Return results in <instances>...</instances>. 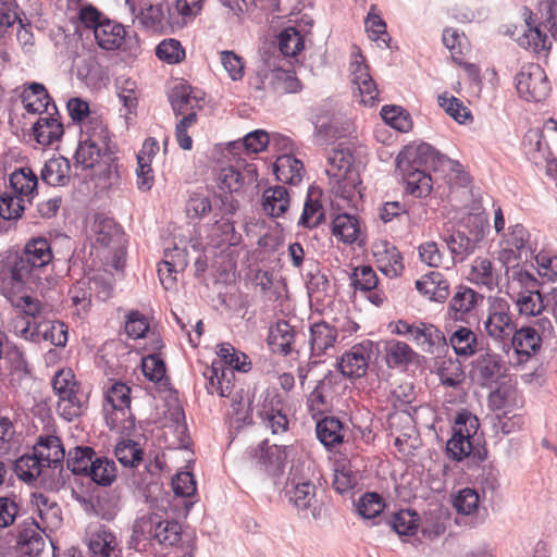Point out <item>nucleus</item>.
<instances>
[{
    "label": "nucleus",
    "mask_w": 557,
    "mask_h": 557,
    "mask_svg": "<svg viewBox=\"0 0 557 557\" xmlns=\"http://www.w3.org/2000/svg\"><path fill=\"white\" fill-rule=\"evenodd\" d=\"M52 259L53 253L47 238L30 239L11 268V281L18 289L42 290L46 286L42 275Z\"/></svg>",
    "instance_id": "1"
},
{
    "label": "nucleus",
    "mask_w": 557,
    "mask_h": 557,
    "mask_svg": "<svg viewBox=\"0 0 557 557\" xmlns=\"http://www.w3.org/2000/svg\"><path fill=\"white\" fill-rule=\"evenodd\" d=\"M218 356L219 359L203 371L206 388L211 395L228 397L234 387V371L247 372L250 363L247 362L248 357L244 352L236 351L228 343L219 346Z\"/></svg>",
    "instance_id": "2"
},
{
    "label": "nucleus",
    "mask_w": 557,
    "mask_h": 557,
    "mask_svg": "<svg viewBox=\"0 0 557 557\" xmlns=\"http://www.w3.org/2000/svg\"><path fill=\"white\" fill-rule=\"evenodd\" d=\"M57 396V411L67 422L82 417L88 409L89 392L76 380L74 372L64 368L55 372L51 380Z\"/></svg>",
    "instance_id": "3"
},
{
    "label": "nucleus",
    "mask_w": 557,
    "mask_h": 557,
    "mask_svg": "<svg viewBox=\"0 0 557 557\" xmlns=\"http://www.w3.org/2000/svg\"><path fill=\"white\" fill-rule=\"evenodd\" d=\"M393 334L407 336L421 351L441 357L448 351L447 338L436 325L424 321L397 320L388 325Z\"/></svg>",
    "instance_id": "4"
},
{
    "label": "nucleus",
    "mask_w": 557,
    "mask_h": 557,
    "mask_svg": "<svg viewBox=\"0 0 557 557\" xmlns=\"http://www.w3.org/2000/svg\"><path fill=\"white\" fill-rule=\"evenodd\" d=\"M133 539L166 549L181 541V525L173 520H162L156 513L144 515L134 522Z\"/></svg>",
    "instance_id": "5"
},
{
    "label": "nucleus",
    "mask_w": 557,
    "mask_h": 557,
    "mask_svg": "<svg viewBox=\"0 0 557 557\" xmlns=\"http://www.w3.org/2000/svg\"><path fill=\"white\" fill-rule=\"evenodd\" d=\"M536 248L532 246L531 235L522 224H515L503 233L499 243L498 259L504 265L513 262H529L533 259Z\"/></svg>",
    "instance_id": "6"
},
{
    "label": "nucleus",
    "mask_w": 557,
    "mask_h": 557,
    "mask_svg": "<svg viewBox=\"0 0 557 557\" xmlns=\"http://www.w3.org/2000/svg\"><path fill=\"white\" fill-rule=\"evenodd\" d=\"M483 299L482 294L467 285L456 286L445 312L446 327L450 323L470 324L471 320L475 319L476 308Z\"/></svg>",
    "instance_id": "7"
},
{
    "label": "nucleus",
    "mask_w": 557,
    "mask_h": 557,
    "mask_svg": "<svg viewBox=\"0 0 557 557\" xmlns=\"http://www.w3.org/2000/svg\"><path fill=\"white\" fill-rule=\"evenodd\" d=\"M478 418L469 412L457 416L453 426V435L446 443V453L455 461H461L472 451L471 437L476 434Z\"/></svg>",
    "instance_id": "8"
},
{
    "label": "nucleus",
    "mask_w": 557,
    "mask_h": 557,
    "mask_svg": "<svg viewBox=\"0 0 557 557\" xmlns=\"http://www.w3.org/2000/svg\"><path fill=\"white\" fill-rule=\"evenodd\" d=\"M446 161V157L441 154L431 145L421 143L419 145H408L404 147L396 158V169L398 171L417 170H436Z\"/></svg>",
    "instance_id": "9"
},
{
    "label": "nucleus",
    "mask_w": 557,
    "mask_h": 557,
    "mask_svg": "<svg viewBox=\"0 0 557 557\" xmlns=\"http://www.w3.org/2000/svg\"><path fill=\"white\" fill-rule=\"evenodd\" d=\"M483 324L487 336L492 339L503 342L509 338L516 329L509 302L502 297H490L486 320Z\"/></svg>",
    "instance_id": "10"
},
{
    "label": "nucleus",
    "mask_w": 557,
    "mask_h": 557,
    "mask_svg": "<svg viewBox=\"0 0 557 557\" xmlns=\"http://www.w3.org/2000/svg\"><path fill=\"white\" fill-rule=\"evenodd\" d=\"M342 115L333 100H326L312 109L311 122L314 137L321 144H327L343 135Z\"/></svg>",
    "instance_id": "11"
},
{
    "label": "nucleus",
    "mask_w": 557,
    "mask_h": 557,
    "mask_svg": "<svg viewBox=\"0 0 557 557\" xmlns=\"http://www.w3.org/2000/svg\"><path fill=\"white\" fill-rule=\"evenodd\" d=\"M515 79L519 96L527 101H542L550 91L547 75L539 64L529 63L522 66Z\"/></svg>",
    "instance_id": "12"
},
{
    "label": "nucleus",
    "mask_w": 557,
    "mask_h": 557,
    "mask_svg": "<svg viewBox=\"0 0 557 557\" xmlns=\"http://www.w3.org/2000/svg\"><path fill=\"white\" fill-rule=\"evenodd\" d=\"M94 38L98 47L106 51H133L138 48L137 36H131L124 25L109 17L96 27Z\"/></svg>",
    "instance_id": "13"
},
{
    "label": "nucleus",
    "mask_w": 557,
    "mask_h": 557,
    "mask_svg": "<svg viewBox=\"0 0 557 557\" xmlns=\"http://www.w3.org/2000/svg\"><path fill=\"white\" fill-rule=\"evenodd\" d=\"M257 414L272 434L287 432L289 421L284 412V400L277 392L267 391Z\"/></svg>",
    "instance_id": "14"
},
{
    "label": "nucleus",
    "mask_w": 557,
    "mask_h": 557,
    "mask_svg": "<svg viewBox=\"0 0 557 557\" xmlns=\"http://www.w3.org/2000/svg\"><path fill=\"white\" fill-rule=\"evenodd\" d=\"M373 354L371 341H363L346 351L338 362L341 373L347 377H362L368 370Z\"/></svg>",
    "instance_id": "15"
},
{
    "label": "nucleus",
    "mask_w": 557,
    "mask_h": 557,
    "mask_svg": "<svg viewBox=\"0 0 557 557\" xmlns=\"http://www.w3.org/2000/svg\"><path fill=\"white\" fill-rule=\"evenodd\" d=\"M372 256L377 269L387 277L400 276L404 271L403 257L395 245L387 240L372 244Z\"/></svg>",
    "instance_id": "16"
},
{
    "label": "nucleus",
    "mask_w": 557,
    "mask_h": 557,
    "mask_svg": "<svg viewBox=\"0 0 557 557\" xmlns=\"http://www.w3.org/2000/svg\"><path fill=\"white\" fill-rule=\"evenodd\" d=\"M106 400L113 412L107 417L111 420L112 428L117 420L127 419L131 416V387L122 382L113 383L106 392Z\"/></svg>",
    "instance_id": "17"
},
{
    "label": "nucleus",
    "mask_w": 557,
    "mask_h": 557,
    "mask_svg": "<svg viewBox=\"0 0 557 557\" xmlns=\"http://www.w3.org/2000/svg\"><path fill=\"white\" fill-rule=\"evenodd\" d=\"M257 177L253 164H246L242 170L236 166H228L221 169L218 175V183L223 191L232 194L240 190L245 184H253Z\"/></svg>",
    "instance_id": "18"
},
{
    "label": "nucleus",
    "mask_w": 557,
    "mask_h": 557,
    "mask_svg": "<svg viewBox=\"0 0 557 557\" xmlns=\"http://www.w3.org/2000/svg\"><path fill=\"white\" fill-rule=\"evenodd\" d=\"M22 103L28 113L44 114L50 110L57 113V107L48 94L46 87L40 83H29L24 86L21 95Z\"/></svg>",
    "instance_id": "19"
},
{
    "label": "nucleus",
    "mask_w": 557,
    "mask_h": 557,
    "mask_svg": "<svg viewBox=\"0 0 557 557\" xmlns=\"http://www.w3.org/2000/svg\"><path fill=\"white\" fill-rule=\"evenodd\" d=\"M312 21L284 28L277 37V47L285 57H296L305 48L306 36L310 33Z\"/></svg>",
    "instance_id": "20"
},
{
    "label": "nucleus",
    "mask_w": 557,
    "mask_h": 557,
    "mask_svg": "<svg viewBox=\"0 0 557 557\" xmlns=\"http://www.w3.org/2000/svg\"><path fill=\"white\" fill-rule=\"evenodd\" d=\"M264 79L260 81V84L257 85L258 89H265V82H268V87L276 94H296L302 88L295 72L290 70L281 67L269 70L264 74Z\"/></svg>",
    "instance_id": "21"
},
{
    "label": "nucleus",
    "mask_w": 557,
    "mask_h": 557,
    "mask_svg": "<svg viewBox=\"0 0 557 557\" xmlns=\"http://www.w3.org/2000/svg\"><path fill=\"white\" fill-rule=\"evenodd\" d=\"M352 83L357 86L361 102L373 107L379 101V90L369 73L368 65L356 60L351 63Z\"/></svg>",
    "instance_id": "22"
},
{
    "label": "nucleus",
    "mask_w": 557,
    "mask_h": 557,
    "mask_svg": "<svg viewBox=\"0 0 557 557\" xmlns=\"http://www.w3.org/2000/svg\"><path fill=\"white\" fill-rule=\"evenodd\" d=\"M44 528L32 518V522L26 524L17 535V550L25 556H38L45 548Z\"/></svg>",
    "instance_id": "23"
},
{
    "label": "nucleus",
    "mask_w": 557,
    "mask_h": 557,
    "mask_svg": "<svg viewBox=\"0 0 557 557\" xmlns=\"http://www.w3.org/2000/svg\"><path fill=\"white\" fill-rule=\"evenodd\" d=\"M33 453L38 457L44 468H62V462L65 457V450L58 436H47L40 438L34 446Z\"/></svg>",
    "instance_id": "24"
},
{
    "label": "nucleus",
    "mask_w": 557,
    "mask_h": 557,
    "mask_svg": "<svg viewBox=\"0 0 557 557\" xmlns=\"http://www.w3.org/2000/svg\"><path fill=\"white\" fill-rule=\"evenodd\" d=\"M500 356L494 352H485L475 360L472 377L483 387L491 386L500 376Z\"/></svg>",
    "instance_id": "25"
},
{
    "label": "nucleus",
    "mask_w": 557,
    "mask_h": 557,
    "mask_svg": "<svg viewBox=\"0 0 557 557\" xmlns=\"http://www.w3.org/2000/svg\"><path fill=\"white\" fill-rule=\"evenodd\" d=\"M338 337L335 326L321 321L310 326L309 344L311 356L320 357L334 347Z\"/></svg>",
    "instance_id": "26"
},
{
    "label": "nucleus",
    "mask_w": 557,
    "mask_h": 557,
    "mask_svg": "<svg viewBox=\"0 0 557 557\" xmlns=\"http://www.w3.org/2000/svg\"><path fill=\"white\" fill-rule=\"evenodd\" d=\"M270 350L274 354L287 356L293 350L295 331L285 320H281L269 329L267 338Z\"/></svg>",
    "instance_id": "27"
},
{
    "label": "nucleus",
    "mask_w": 557,
    "mask_h": 557,
    "mask_svg": "<svg viewBox=\"0 0 557 557\" xmlns=\"http://www.w3.org/2000/svg\"><path fill=\"white\" fill-rule=\"evenodd\" d=\"M468 324H460L448 338V348L451 347L458 357L469 358L478 352L479 339L474 331Z\"/></svg>",
    "instance_id": "28"
},
{
    "label": "nucleus",
    "mask_w": 557,
    "mask_h": 557,
    "mask_svg": "<svg viewBox=\"0 0 557 557\" xmlns=\"http://www.w3.org/2000/svg\"><path fill=\"white\" fill-rule=\"evenodd\" d=\"M417 290L430 300L444 302L449 296V283L441 272L431 271L416 282Z\"/></svg>",
    "instance_id": "29"
},
{
    "label": "nucleus",
    "mask_w": 557,
    "mask_h": 557,
    "mask_svg": "<svg viewBox=\"0 0 557 557\" xmlns=\"http://www.w3.org/2000/svg\"><path fill=\"white\" fill-rule=\"evenodd\" d=\"M32 504L41 520V528L55 529L61 525L62 512L57 502L42 493H33Z\"/></svg>",
    "instance_id": "30"
},
{
    "label": "nucleus",
    "mask_w": 557,
    "mask_h": 557,
    "mask_svg": "<svg viewBox=\"0 0 557 557\" xmlns=\"http://www.w3.org/2000/svg\"><path fill=\"white\" fill-rule=\"evenodd\" d=\"M45 114L34 124L33 132L38 144L48 146L59 140L64 129L62 123L54 116L58 115V112L54 113V111L50 110L45 112Z\"/></svg>",
    "instance_id": "31"
},
{
    "label": "nucleus",
    "mask_w": 557,
    "mask_h": 557,
    "mask_svg": "<svg viewBox=\"0 0 557 557\" xmlns=\"http://www.w3.org/2000/svg\"><path fill=\"white\" fill-rule=\"evenodd\" d=\"M274 174L284 184L297 185L302 181L305 168L293 154L284 153L274 163Z\"/></svg>",
    "instance_id": "32"
},
{
    "label": "nucleus",
    "mask_w": 557,
    "mask_h": 557,
    "mask_svg": "<svg viewBox=\"0 0 557 557\" xmlns=\"http://www.w3.org/2000/svg\"><path fill=\"white\" fill-rule=\"evenodd\" d=\"M454 508L459 515L471 517V524L479 525L483 523L484 516H479L480 495L470 487L460 490L453 500Z\"/></svg>",
    "instance_id": "33"
},
{
    "label": "nucleus",
    "mask_w": 557,
    "mask_h": 557,
    "mask_svg": "<svg viewBox=\"0 0 557 557\" xmlns=\"http://www.w3.org/2000/svg\"><path fill=\"white\" fill-rule=\"evenodd\" d=\"M386 364L389 368L407 367L417 357V352L405 342L387 339L383 345Z\"/></svg>",
    "instance_id": "34"
},
{
    "label": "nucleus",
    "mask_w": 557,
    "mask_h": 557,
    "mask_svg": "<svg viewBox=\"0 0 557 557\" xmlns=\"http://www.w3.org/2000/svg\"><path fill=\"white\" fill-rule=\"evenodd\" d=\"M174 251L175 255L165 252L166 259L160 262L158 267L160 282L168 290L175 287L178 268L183 270L187 264L185 251L177 247L174 248Z\"/></svg>",
    "instance_id": "35"
},
{
    "label": "nucleus",
    "mask_w": 557,
    "mask_h": 557,
    "mask_svg": "<svg viewBox=\"0 0 557 557\" xmlns=\"http://www.w3.org/2000/svg\"><path fill=\"white\" fill-rule=\"evenodd\" d=\"M9 182L13 193L28 201L37 193L38 178L28 166L13 171L9 176Z\"/></svg>",
    "instance_id": "36"
},
{
    "label": "nucleus",
    "mask_w": 557,
    "mask_h": 557,
    "mask_svg": "<svg viewBox=\"0 0 557 557\" xmlns=\"http://www.w3.org/2000/svg\"><path fill=\"white\" fill-rule=\"evenodd\" d=\"M170 10L162 4H149L143 8L136 16L140 25L153 33H163L170 25Z\"/></svg>",
    "instance_id": "37"
},
{
    "label": "nucleus",
    "mask_w": 557,
    "mask_h": 557,
    "mask_svg": "<svg viewBox=\"0 0 557 557\" xmlns=\"http://www.w3.org/2000/svg\"><path fill=\"white\" fill-rule=\"evenodd\" d=\"M289 195L284 186H273L264 189L262 194V209L272 216H282L289 208Z\"/></svg>",
    "instance_id": "38"
},
{
    "label": "nucleus",
    "mask_w": 557,
    "mask_h": 557,
    "mask_svg": "<svg viewBox=\"0 0 557 557\" xmlns=\"http://www.w3.org/2000/svg\"><path fill=\"white\" fill-rule=\"evenodd\" d=\"M70 161L64 157L49 159L42 170L41 180L50 186H65L70 183Z\"/></svg>",
    "instance_id": "39"
},
{
    "label": "nucleus",
    "mask_w": 557,
    "mask_h": 557,
    "mask_svg": "<svg viewBox=\"0 0 557 557\" xmlns=\"http://www.w3.org/2000/svg\"><path fill=\"white\" fill-rule=\"evenodd\" d=\"M403 181L406 184V191L416 198L428 197L433 188V181L425 170L399 171Z\"/></svg>",
    "instance_id": "40"
},
{
    "label": "nucleus",
    "mask_w": 557,
    "mask_h": 557,
    "mask_svg": "<svg viewBox=\"0 0 557 557\" xmlns=\"http://www.w3.org/2000/svg\"><path fill=\"white\" fill-rule=\"evenodd\" d=\"M469 275L472 283L484 286L488 290L497 287L500 280V275L494 269L492 261L481 257L473 260Z\"/></svg>",
    "instance_id": "41"
},
{
    "label": "nucleus",
    "mask_w": 557,
    "mask_h": 557,
    "mask_svg": "<svg viewBox=\"0 0 557 557\" xmlns=\"http://www.w3.org/2000/svg\"><path fill=\"white\" fill-rule=\"evenodd\" d=\"M104 153H111L109 147L81 139L75 151V165L92 170L104 159Z\"/></svg>",
    "instance_id": "42"
},
{
    "label": "nucleus",
    "mask_w": 557,
    "mask_h": 557,
    "mask_svg": "<svg viewBox=\"0 0 557 557\" xmlns=\"http://www.w3.org/2000/svg\"><path fill=\"white\" fill-rule=\"evenodd\" d=\"M258 463L269 474H276L284 468L286 454L282 446L269 445L268 441L259 445Z\"/></svg>",
    "instance_id": "43"
},
{
    "label": "nucleus",
    "mask_w": 557,
    "mask_h": 557,
    "mask_svg": "<svg viewBox=\"0 0 557 557\" xmlns=\"http://www.w3.org/2000/svg\"><path fill=\"white\" fill-rule=\"evenodd\" d=\"M451 255L454 263L463 262L470 255L474 253L476 240L470 238L461 231L453 232L444 238Z\"/></svg>",
    "instance_id": "44"
},
{
    "label": "nucleus",
    "mask_w": 557,
    "mask_h": 557,
    "mask_svg": "<svg viewBox=\"0 0 557 557\" xmlns=\"http://www.w3.org/2000/svg\"><path fill=\"white\" fill-rule=\"evenodd\" d=\"M542 342L543 341L536 331L530 326H522L521 329L513 331L511 336V345L515 351L527 358L540 350Z\"/></svg>",
    "instance_id": "45"
},
{
    "label": "nucleus",
    "mask_w": 557,
    "mask_h": 557,
    "mask_svg": "<svg viewBox=\"0 0 557 557\" xmlns=\"http://www.w3.org/2000/svg\"><path fill=\"white\" fill-rule=\"evenodd\" d=\"M317 436L326 447L332 448L343 442V424L336 417H325L318 421L315 426Z\"/></svg>",
    "instance_id": "46"
},
{
    "label": "nucleus",
    "mask_w": 557,
    "mask_h": 557,
    "mask_svg": "<svg viewBox=\"0 0 557 557\" xmlns=\"http://www.w3.org/2000/svg\"><path fill=\"white\" fill-rule=\"evenodd\" d=\"M329 165L325 173L329 177L339 183L346 177L354 162V157L348 149H333L327 157Z\"/></svg>",
    "instance_id": "47"
},
{
    "label": "nucleus",
    "mask_w": 557,
    "mask_h": 557,
    "mask_svg": "<svg viewBox=\"0 0 557 557\" xmlns=\"http://www.w3.org/2000/svg\"><path fill=\"white\" fill-rule=\"evenodd\" d=\"M95 457L96 451L91 447L76 446L69 451L66 467L75 475H88Z\"/></svg>",
    "instance_id": "48"
},
{
    "label": "nucleus",
    "mask_w": 557,
    "mask_h": 557,
    "mask_svg": "<svg viewBox=\"0 0 557 557\" xmlns=\"http://www.w3.org/2000/svg\"><path fill=\"white\" fill-rule=\"evenodd\" d=\"M117 546L115 535L106 528L94 532L88 542L91 557H110Z\"/></svg>",
    "instance_id": "49"
},
{
    "label": "nucleus",
    "mask_w": 557,
    "mask_h": 557,
    "mask_svg": "<svg viewBox=\"0 0 557 557\" xmlns=\"http://www.w3.org/2000/svg\"><path fill=\"white\" fill-rule=\"evenodd\" d=\"M117 469L114 460L108 457H95L88 476L98 485L110 486L116 479Z\"/></svg>",
    "instance_id": "50"
},
{
    "label": "nucleus",
    "mask_w": 557,
    "mask_h": 557,
    "mask_svg": "<svg viewBox=\"0 0 557 557\" xmlns=\"http://www.w3.org/2000/svg\"><path fill=\"white\" fill-rule=\"evenodd\" d=\"M531 15L525 20L527 29L522 36L519 37L518 42L523 48H532L535 52L549 51L550 40L547 35L541 30L539 25L531 23Z\"/></svg>",
    "instance_id": "51"
},
{
    "label": "nucleus",
    "mask_w": 557,
    "mask_h": 557,
    "mask_svg": "<svg viewBox=\"0 0 557 557\" xmlns=\"http://www.w3.org/2000/svg\"><path fill=\"white\" fill-rule=\"evenodd\" d=\"M333 235L346 244H352L357 240L359 234V222L350 214H337L333 220Z\"/></svg>",
    "instance_id": "52"
},
{
    "label": "nucleus",
    "mask_w": 557,
    "mask_h": 557,
    "mask_svg": "<svg viewBox=\"0 0 557 557\" xmlns=\"http://www.w3.org/2000/svg\"><path fill=\"white\" fill-rule=\"evenodd\" d=\"M516 306L520 314L537 315L544 309V297L540 288L520 290L516 298Z\"/></svg>",
    "instance_id": "53"
},
{
    "label": "nucleus",
    "mask_w": 557,
    "mask_h": 557,
    "mask_svg": "<svg viewBox=\"0 0 557 557\" xmlns=\"http://www.w3.org/2000/svg\"><path fill=\"white\" fill-rule=\"evenodd\" d=\"M330 396V382L325 380L319 381L307 398V406L313 418L329 410L331 406Z\"/></svg>",
    "instance_id": "54"
},
{
    "label": "nucleus",
    "mask_w": 557,
    "mask_h": 557,
    "mask_svg": "<svg viewBox=\"0 0 557 557\" xmlns=\"http://www.w3.org/2000/svg\"><path fill=\"white\" fill-rule=\"evenodd\" d=\"M170 103L176 115L195 111L199 107V99L191 95L188 86H175L170 94Z\"/></svg>",
    "instance_id": "55"
},
{
    "label": "nucleus",
    "mask_w": 557,
    "mask_h": 557,
    "mask_svg": "<svg viewBox=\"0 0 557 557\" xmlns=\"http://www.w3.org/2000/svg\"><path fill=\"white\" fill-rule=\"evenodd\" d=\"M289 500L299 510H307L315 504V485L310 481L299 482L287 491Z\"/></svg>",
    "instance_id": "56"
},
{
    "label": "nucleus",
    "mask_w": 557,
    "mask_h": 557,
    "mask_svg": "<svg viewBox=\"0 0 557 557\" xmlns=\"http://www.w3.org/2000/svg\"><path fill=\"white\" fill-rule=\"evenodd\" d=\"M24 289L25 288L18 289L16 285H14L13 282L10 280L8 283L3 284L2 293L13 306L20 308L25 314L35 318L37 314L40 313V304L37 299L28 295H23L18 297L16 300L13 298L15 290L22 292Z\"/></svg>",
    "instance_id": "57"
},
{
    "label": "nucleus",
    "mask_w": 557,
    "mask_h": 557,
    "mask_svg": "<svg viewBox=\"0 0 557 557\" xmlns=\"http://www.w3.org/2000/svg\"><path fill=\"white\" fill-rule=\"evenodd\" d=\"M83 140L109 147L110 134L99 116H89L82 126Z\"/></svg>",
    "instance_id": "58"
},
{
    "label": "nucleus",
    "mask_w": 557,
    "mask_h": 557,
    "mask_svg": "<svg viewBox=\"0 0 557 557\" xmlns=\"http://www.w3.org/2000/svg\"><path fill=\"white\" fill-rule=\"evenodd\" d=\"M95 176L98 180L97 186L101 189L110 188L119 178L117 164L111 153H104V159L96 165Z\"/></svg>",
    "instance_id": "59"
},
{
    "label": "nucleus",
    "mask_w": 557,
    "mask_h": 557,
    "mask_svg": "<svg viewBox=\"0 0 557 557\" xmlns=\"http://www.w3.org/2000/svg\"><path fill=\"white\" fill-rule=\"evenodd\" d=\"M44 469L34 453L21 456L14 463L16 475L24 482L35 481L42 473Z\"/></svg>",
    "instance_id": "60"
},
{
    "label": "nucleus",
    "mask_w": 557,
    "mask_h": 557,
    "mask_svg": "<svg viewBox=\"0 0 557 557\" xmlns=\"http://www.w3.org/2000/svg\"><path fill=\"white\" fill-rule=\"evenodd\" d=\"M437 102L449 116L460 124L472 119L470 110L462 103V101L448 92L440 95Z\"/></svg>",
    "instance_id": "61"
},
{
    "label": "nucleus",
    "mask_w": 557,
    "mask_h": 557,
    "mask_svg": "<svg viewBox=\"0 0 557 557\" xmlns=\"http://www.w3.org/2000/svg\"><path fill=\"white\" fill-rule=\"evenodd\" d=\"M437 375L443 385L457 387L465 381V372L458 360H443L437 369Z\"/></svg>",
    "instance_id": "62"
},
{
    "label": "nucleus",
    "mask_w": 557,
    "mask_h": 557,
    "mask_svg": "<svg viewBox=\"0 0 557 557\" xmlns=\"http://www.w3.org/2000/svg\"><path fill=\"white\" fill-rule=\"evenodd\" d=\"M114 454L124 467L133 468L140 463L144 451L138 443L133 440H126L116 444Z\"/></svg>",
    "instance_id": "63"
},
{
    "label": "nucleus",
    "mask_w": 557,
    "mask_h": 557,
    "mask_svg": "<svg viewBox=\"0 0 557 557\" xmlns=\"http://www.w3.org/2000/svg\"><path fill=\"white\" fill-rule=\"evenodd\" d=\"M386 522L399 535H412L418 529V516L409 509L396 512Z\"/></svg>",
    "instance_id": "64"
}]
</instances>
